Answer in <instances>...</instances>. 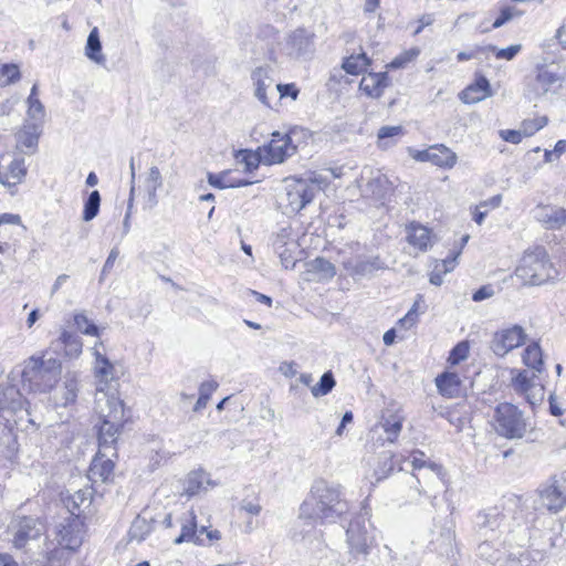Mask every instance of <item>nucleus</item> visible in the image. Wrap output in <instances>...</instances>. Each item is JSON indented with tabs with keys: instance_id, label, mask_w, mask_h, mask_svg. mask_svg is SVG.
I'll use <instances>...</instances> for the list:
<instances>
[{
	"instance_id": "nucleus-19",
	"label": "nucleus",
	"mask_w": 566,
	"mask_h": 566,
	"mask_svg": "<svg viewBox=\"0 0 566 566\" xmlns=\"http://www.w3.org/2000/svg\"><path fill=\"white\" fill-rule=\"evenodd\" d=\"M80 391V380L76 373H66L63 385L54 395L56 406L69 407L75 403Z\"/></svg>"
},
{
	"instance_id": "nucleus-57",
	"label": "nucleus",
	"mask_w": 566,
	"mask_h": 566,
	"mask_svg": "<svg viewBox=\"0 0 566 566\" xmlns=\"http://www.w3.org/2000/svg\"><path fill=\"white\" fill-rule=\"evenodd\" d=\"M500 136L503 140L511 143V144H520L523 139L524 133L522 128L515 130V129H502L500 130Z\"/></svg>"
},
{
	"instance_id": "nucleus-26",
	"label": "nucleus",
	"mask_w": 566,
	"mask_h": 566,
	"mask_svg": "<svg viewBox=\"0 0 566 566\" xmlns=\"http://www.w3.org/2000/svg\"><path fill=\"white\" fill-rule=\"evenodd\" d=\"M163 176L157 166H151L145 177L144 188L147 193V201L150 207H155L158 203L157 191L163 187Z\"/></svg>"
},
{
	"instance_id": "nucleus-14",
	"label": "nucleus",
	"mask_w": 566,
	"mask_h": 566,
	"mask_svg": "<svg viewBox=\"0 0 566 566\" xmlns=\"http://www.w3.org/2000/svg\"><path fill=\"white\" fill-rule=\"evenodd\" d=\"M264 150L266 153L265 161L268 164H281L296 153V146L293 144L292 137L289 134L275 132L272 134V139Z\"/></svg>"
},
{
	"instance_id": "nucleus-52",
	"label": "nucleus",
	"mask_w": 566,
	"mask_h": 566,
	"mask_svg": "<svg viewBox=\"0 0 566 566\" xmlns=\"http://www.w3.org/2000/svg\"><path fill=\"white\" fill-rule=\"evenodd\" d=\"M420 302H422V296L418 295V298L415 301L412 307L408 311V313L399 319L398 324L405 327L406 329L411 328L418 321V307Z\"/></svg>"
},
{
	"instance_id": "nucleus-32",
	"label": "nucleus",
	"mask_w": 566,
	"mask_h": 566,
	"mask_svg": "<svg viewBox=\"0 0 566 566\" xmlns=\"http://www.w3.org/2000/svg\"><path fill=\"white\" fill-rule=\"evenodd\" d=\"M389 190L390 184L387 177L378 175L368 180L363 191L366 196H370L377 200H381L386 197Z\"/></svg>"
},
{
	"instance_id": "nucleus-60",
	"label": "nucleus",
	"mask_w": 566,
	"mask_h": 566,
	"mask_svg": "<svg viewBox=\"0 0 566 566\" xmlns=\"http://www.w3.org/2000/svg\"><path fill=\"white\" fill-rule=\"evenodd\" d=\"M460 253H461V252H460V251H458V252L454 254V256H452V258H448V259L442 260V261H440V262H437V264H436V270L441 269V271H442L443 273H449V272H451V271L454 269V266H455V261H457V258L460 255Z\"/></svg>"
},
{
	"instance_id": "nucleus-9",
	"label": "nucleus",
	"mask_w": 566,
	"mask_h": 566,
	"mask_svg": "<svg viewBox=\"0 0 566 566\" xmlns=\"http://www.w3.org/2000/svg\"><path fill=\"white\" fill-rule=\"evenodd\" d=\"M220 537L221 533L218 530L208 531V527L205 525L198 528L196 515L190 511L182 517L181 533L174 539V543L181 544L184 542H192L205 545L207 542L218 541Z\"/></svg>"
},
{
	"instance_id": "nucleus-29",
	"label": "nucleus",
	"mask_w": 566,
	"mask_h": 566,
	"mask_svg": "<svg viewBox=\"0 0 566 566\" xmlns=\"http://www.w3.org/2000/svg\"><path fill=\"white\" fill-rule=\"evenodd\" d=\"M388 76L386 73H370L364 76L360 82V90H363L368 96L379 97L382 93V88L386 87Z\"/></svg>"
},
{
	"instance_id": "nucleus-13",
	"label": "nucleus",
	"mask_w": 566,
	"mask_h": 566,
	"mask_svg": "<svg viewBox=\"0 0 566 566\" xmlns=\"http://www.w3.org/2000/svg\"><path fill=\"white\" fill-rule=\"evenodd\" d=\"M83 539V521L80 514L71 512V516L60 524L57 531L59 544L67 549H75L82 544Z\"/></svg>"
},
{
	"instance_id": "nucleus-36",
	"label": "nucleus",
	"mask_w": 566,
	"mask_h": 566,
	"mask_svg": "<svg viewBox=\"0 0 566 566\" xmlns=\"http://www.w3.org/2000/svg\"><path fill=\"white\" fill-rule=\"evenodd\" d=\"M499 566H536V559L531 552L523 549L510 553L505 559L502 558Z\"/></svg>"
},
{
	"instance_id": "nucleus-42",
	"label": "nucleus",
	"mask_w": 566,
	"mask_h": 566,
	"mask_svg": "<svg viewBox=\"0 0 566 566\" xmlns=\"http://www.w3.org/2000/svg\"><path fill=\"white\" fill-rule=\"evenodd\" d=\"M21 78L20 69L14 63L2 64L0 66V87L14 84Z\"/></svg>"
},
{
	"instance_id": "nucleus-61",
	"label": "nucleus",
	"mask_w": 566,
	"mask_h": 566,
	"mask_svg": "<svg viewBox=\"0 0 566 566\" xmlns=\"http://www.w3.org/2000/svg\"><path fill=\"white\" fill-rule=\"evenodd\" d=\"M402 133L401 126H384L378 132V138L385 139L400 135Z\"/></svg>"
},
{
	"instance_id": "nucleus-40",
	"label": "nucleus",
	"mask_w": 566,
	"mask_h": 566,
	"mask_svg": "<svg viewBox=\"0 0 566 566\" xmlns=\"http://www.w3.org/2000/svg\"><path fill=\"white\" fill-rule=\"evenodd\" d=\"M205 484H209V480L205 472H192L188 475L185 492L192 496L199 493L201 490H207Z\"/></svg>"
},
{
	"instance_id": "nucleus-11",
	"label": "nucleus",
	"mask_w": 566,
	"mask_h": 566,
	"mask_svg": "<svg viewBox=\"0 0 566 566\" xmlns=\"http://www.w3.org/2000/svg\"><path fill=\"white\" fill-rule=\"evenodd\" d=\"M346 543L349 554L358 559L366 558L370 553L371 539L368 536L365 521L360 517L353 520L346 530Z\"/></svg>"
},
{
	"instance_id": "nucleus-17",
	"label": "nucleus",
	"mask_w": 566,
	"mask_h": 566,
	"mask_svg": "<svg viewBox=\"0 0 566 566\" xmlns=\"http://www.w3.org/2000/svg\"><path fill=\"white\" fill-rule=\"evenodd\" d=\"M420 161H430L436 166L443 168H452L457 164V155L447 146L439 144L419 151L415 157Z\"/></svg>"
},
{
	"instance_id": "nucleus-6",
	"label": "nucleus",
	"mask_w": 566,
	"mask_h": 566,
	"mask_svg": "<svg viewBox=\"0 0 566 566\" xmlns=\"http://www.w3.org/2000/svg\"><path fill=\"white\" fill-rule=\"evenodd\" d=\"M563 82L564 76L558 67L552 65L537 66L534 77L530 78L526 84L525 96L530 101H538L548 94H556Z\"/></svg>"
},
{
	"instance_id": "nucleus-49",
	"label": "nucleus",
	"mask_w": 566,
	"mask_h": 566,
	"mask_svg": "<svg viewBox=\"0 0 566 566\" xmlns=\"http://www.w3.org/2000/svg\"><path fill=\"white\" fill-rule=\"evenodd\" d=\"M484 50L494 53L496 59L511 61L520 53L522 45L513 44L505 49H497L495 45L490 44Z\"/></svg>"
},
{
	"instance_id": "nucleus-8",
	"label": "nucleus",
	"mask_w": 566,
	"mask_h": 566,
	"mask_svg": "<svg viewBox=\"0 0 566 566\" xmlns=\"http://www.w3.org/2000/svg\"><path fill=\"white\" fill-rule=\"evenodd\" d=\"M99 347H103V342L98 340L94 344L92 348V354L94 356V377L96 379V394L95 397L99 394L104 395H117L114 390H111L109 384L115 379V366L111 363L105 354L99 350Z\"/></svg>"
},
{
	"instance_id": "nucleus-48",
	"label": "nucleus",
	"mask_w": 566,
	"mask_h": 566,
	"mask_svg": "<svg viewBox=\"0 0 566 566\" xmlns=\"http://www.w3.org/2000/svg\"><path fill=\"white\" fill-rule=\"evenodd\" d=\"M285 244L286 243L283 240V235L279 234L274 242V247L276 252L279 253L281 263L285 269H293L295 266V260L292 258V254L290 253L289 249H283Z\"/></svg>"
},
{
	"instance_id": "nucleus-15",
	"label": "nucleus",
	"mask_w": 566,
	"mask_h": 566,
	"mask_svg": "<svg viewBox=\"0 0 566 566\" xmlns=\"http://www.w3.org/2000/svg\"><path fill=\"white\" fill-rule=\"evenodd\" d=\"M286 49L295 59L310 57L314 53V34L303 28L294 30L287 36Z\"/></svg>"
},
{
	"instance_id": "nucleus-55",
	"label": "nucleus",
	"mask_w": 566,
	"mask_h": 566,
	"mask_svg": "<svg viewBox=\"0 0 566 566\" xmlns=\"http://www.w3.org/2000/svg\"><path fill=\"white\" fill-rule=\"evenodd\" d=\"M420 54V50L418 48H412L400 55L396 56L391 61V66L395 69L403 67L407 63L415 60Z\"/></svg>"
},
{
	"instance_id": "nucleus-46",
	"label": "nucleus",
	"mask_w": 566,
	"mask_h": 566,
	"mask_svg": "<svg viewBox=\"0 0 566 566\" xmlns=\"http://www.w3.org/2000/svg\"><path fill=\"white\" fill-rule=\"evenodd\" d=\"M218 388L214 380L205 381L199 387V398L193 407V411H200L206 408L212 392Z\"/></svg>"
},
{
	"instance_id": "nucleus-25",
	"label": "nucleus",
	"mask_w": 566,
	"mask_h": 566,
	"mask_svg": "<svg viewBox=\"0 0 566 566\" xmlns=\"http://www.w3.org/2000/svg\"><path fill=\"white\" fill-rule=\"evenodd\" d=\"M436 385L442 396L453 398L461 392V379L458 374L444 371L436 378Z\"/></svg>"
},
{
	"instance_id": "nucleus-1",
	"label": "nucleus",
	"mask_w": 566,
	"mask_h": 566,
	"mask_svg": "<svg viewBox=\"0 0 566 566\" xmlns=\"http://www.w3.org/2000/svg\"><path fill=\"white\" fill-rule=\"evenodd\" d=\"M349 512V504L339 485L316 480L300 507V517L334 523Z\"/></svg>"
},
{
	"instance_id": "nucleus-58",
	"label": "nucleus",
	"mask_w": 566,
	"mask_h": 566,
	"mask_svg": "<svg viewBox=\"0 0 566 566\" xmlns=\"http://www.w3.org/2000/svg\"><path fill=\"white\" fill-rule=\"evenodd\" d=\"M276 90L280 93L281 98L290 96L292 99L295 101L300 94V90L296 87L294 83L277 84Z\"/></svg>"
},
{
	"instance_id": "nucleus-22",
	"label": "nucleus",
	"mask_w": 566,
	"mask_h": 566,
	"mask_svg": "<svg viewBox=\"0 0 566 566\" xmlns=\"http://www.w3.org/2000/svg\"><path fill=\"white\" fill-rule=\"evenodd\" d=\"M345 268L355 279L370 276L375 272L385 269L379 256H373L366 260H356L354 262L348 261L345 263Z\"/></svg>"
},
{
	"instance_id": "nucleus-20",
	"label": "nucleus",
	"mask_w": 566,
	"mask_h": 566,
	"mask_svg": "<svg viewBox=\"0 0 566 566\" xmlns=\"http://www.w3.org/2000/svg\"><path fill=\"white\" fill-rule=\"evenodd\" d=\"M41 126L36 123L25 120L22 128L17 133V148L24 154H33L38 148Z\"/></svg>"
},
{
	"instance_id": "nucleus-54",
	"label": "nucleus",
	"mask_w": 566,
	"mask_h": 566,
	"mask_svg": "<svg viewBox=\"0 0 566 566\" xmlns=\"http://www.w3.org/2000/svg\"><path fill=\"white\" fill-rule=\"evenodd\" d=\"M469 354V346L467 343L462 342L459 343L457 346L453 347V349L450 352L448 361L451 365H457L460 361L464 360L468 357Z\"/></svg>"
},
{
	"instance_id": "nucleus-63",
	"label": "nucleus",
	"mask_w": 566,
	"mask_h": 566,
	"mask_svg": "<svg viewBox=\"0 0 566 566\" xmlns=\"http://www.w3.org/2000/svg\"><path fill=\"white\" fill-rule=\"evenodd\" d=\"M434 22L433 14L424 13L418 19V27L413 31V35H418L421 33L423 28L431 25Z\"/></svg>"
},
{
	"instance_id": "nucleus-50",
	"label": "nucleus",
	"mask_w": 566,
	"mask_h": 566,
	"mask_svg": "<svg viewBox=\"0 0 566 566\" xmlns=\"http://www.w3.org/2000/svg\"><path fill=\"white\" fill-rule=\"evenodd\" d=\"M547 117L541 116L532 119H525L521 124V128L525 137L533 136L536 132L547 125Z\"/></svg>"
},
{
	"instance_id": "nucleus-24",
	"label": "nucleus",
	"mask_w": 566,
	"mask_h": 566,
	"mask_svg": "<svg viewBox=\"0 0 566 566\" xmlns=\"http://www.w3.org/2000/svg\"><path fill=\"white\" fill-rule=\"evenodd\" d=\"M55 352L63 349L69 358L77 357L82 353V340L78 335L70 331H62L60 337L52 343Z\"/></svg>"
},
{
	"instance_id": "nucleus-30",
	"label": "nucleus",
	"mask_w": 566,
	"mask_h": 566,
	"mask_svg": "<svg viewBox=\"0 0 566 566\" xmlns=\"http://www.w3.org/2000/svg\"><path fill=\"white\" fill-rule=\"evenodd\" d=\"M85 55L96 64L104 65L105 55L102 53V43L99 40L98 29L95 27L91 30L85 45Z\"/></svg>"
},
{
	"instance_id": "nucleus-38",
	"label": "nucleus",
	"mask_w": 566,
	"mask_h": 566,
	"mask_svg": "<svg viewBox=\"0 0 566 566\" xmlns=\"http://www.w3.org/2000/svg\"><path fill=\"white\" fill-rule=\"evenodd\" d=\"M369 65V59L365 53L357 55H350L343 63V69L346 73L352 75H358L364 72Z\"/></svg>"
},
{
	"instance_id": "nucleus-62",
	"label": "nucleus",
	"mask_w": 566,
	"mask_h": 566,
	"mask_svg": "<svg viewBox=\"0 0 566 566\" xmlns=\"http://www.w3.org/2000/svg\"><path fill=\"white\" fill-rule=\"evenodd\" d=\"M86 500L84 493L82 491L76 492L71 499L67 500L66 507L71 512H74L73 510L80 509V505L84 503Z\"/></svg>"
},
{
	"instance_id": "nucleus-34",
	"label": "nucleus",
	"mask_w": 566,
	"mask_h": 566,
	"mask_svg": "<svg viewBox=\"0 0 566 566\" xmlns=\"http://www.w3.org/2000/svg\"><path fill=\"white\" fill-rule=\"evenodd\" d=\"M523 363L533 368L535 371L541 373L543 369V354L538 343H531L523 353Z\"/></svg>"
},
{
	"instance_id": "nucleus-47",
	"label": "nucleus",
	"mask_w": 566,
	"mask_h": 566,
	"mask_svg": "<svg viewBox=\"0 0 566 566\" xmlns=\"http://www.w3.org/2000/svg\"><path fill=\"white\" fill-rule=\"evenodd\" d=\"M74 323L84 335L99 336V328L84 313L75 314Z\"/></svg>"
},
{
	"instance_id": "nucleus-51",
	"label": "nucleus",
	"mask_w": 566,
	"mask_h": 566,
	"mask_svg": "<svg viewBox=\"0 0 566 566\" xmlns=\"http://www.w3.org/2000/svg\"><path fill=\"white\" fill-rule=\"evenodd\" d=\"M423 457H424L423 452L415 451L412 453V460H411L412 468L415 470H421V469L428 468L432 472H436L437 474H439L441 471V467L434 462H427L423 459Z\"/></svg>"
},
{
	"instance_id": "nucleus-37",
	"label": "nucleus",
	"mask_w": 566,
	"mask_h": 566,
	"mask_svg": "<svg viewBox=\"0 0 566 566\" xmlns=\"http://www.w3.org/2000/svg\"><path fill=\"white\" fill-rule=\"evenodd\" d=\"M308 271L316 274L318 280H328L336 274L334 264L324 258L313 260Z\"/></svg>"
},
{
	"instance_id": "nucleus-53",
	"label": "nucleus",
	"mask_w": 566,
	"mask_h": 566,
	"mask_svg": "<svg viewBox=\"0 0 566 566\" xmlns=\"http://www.w3.org/2000/svg\"><path fill=\"white\" fill-rule=\"evenodd\" d=\"M522 14L521 11H518L514 7H505L501 10L499 17L493 22V28L497 29L511 21L512 19L520 17Z\"/></svg>"
},
{
	"instance_id": "nucleus-33",
	"label": "nucleus",
	"mask_w": 566,
	"mask_h": 566,
	"mask_svg": "<svg viewBox=\"0 0 566 566\" xmlns=\"http://www.w3.org/2000/svg\"><path fill=\"white\" fill-rule=\"evenodd\" d=\"M376 428L384 430L387 441L395 442L402 429V418L398 415L384 417Z\"/></svg>"
},
{
	"instance_id": "nucleus-64",
	"label": "nucleus",
	"mask_w": 566,
	"mask_h": 566,
	"mask_svg": "<svg viewBox=\"0 0 566 566\" xmlns=\"http://www.w3.org/2000/svg\"><path fill=\"white\" fill-rule=\"evenodd\" d=\"M242 161L245 164V168L248 171H252L253 169H256L259 167L258 156L249 151H243Z\"/></svg>"
},
{
	"instance_id": "nucleus-16",
	"label": "nucleus",
	"mask_w": 566,
	"mask_h": 566,
	"mask_svg": "<svg viewBox=\"0 0 566 566\" xmlns=\"http://www.w3.org/2000/svg\"><path fill=\"white\" fill-rule=\"evenodd\" d=\"M13 545L23 548L31 539L38 538L44 531V525L39 518L23 516L14 525Z\"/></svg>"
},
{
	"instance_id": "nucleus-23",
	"label": "nucleus",
	"mask_w": 566,
	"mask_h": 566,
	"mask_svg": "<svg viewBox=\"0 0 566 566\" xmlns=\"http://www.w3.org/2000/svg\"><path fill=\"white\" fill-rule=\"evenodd\" d=\"M406 232L408 243L420 252H426L432 245L431 232L427 227L411 222L406 227Z\"/></svg>"
},
{
	"instance_id": "nucleus-5",
	"label": "nucleus",
	"mask_w": 566,
	"mask_h": 566,
	"mask_svg": "<svg viewBox=\"0 0 566 566\" xmlns=\"http://www.w3.org/2000/svg\"><path fill=\"white\" fill-rule=\"evenodd\" d=\"M284 193L280 196V206L285 214H295L310 203L317 191V186L307 179L286 178Z\"/></svg>"
},
{
	"instance_id": "nucleus-10",
	"label": "nucleus",
	"mask_w": 566,
	"mask_h": 566,
	"mask_svg": "<svg viewBox=\"0 0 566 566\" xmlns=\"http://www.w3.org/2000/svg\"><path fill=\"white\" fill-rule=\"evenodd\" d=\"M542 506L557 513L566 506V476L555 475L539 489Z\"/></svg>"
},
{
	"instance_id": "nucleus-12",
	"label": "nucleus",
	"mask_w": 566,
	"mask_h": 566,
	"mask_svg": "<svg viewBox=\"0 0 566 566\" xmlns=\"http://www.w3.org/2000/svg\"><path fill=\"white\" fill-rule=\"evenodd\" d=\"M526 340V333L520 325L497 331L492 338L491 349L499 357H504Z\"/></svg>"
},
{
	"instance_id": "nucleus-39",
	"label": "nucleus",
	"mask_w": 566,
	"mask_h": 566,
	"mask_svg": "<svg viewBox=\"0 0 566 566\" xmlns=\"http://www.w3.org/2000/svg\"><path fill=\"white\" fill-rule=\"evenodd\" d=\"M28 103V118L30 123H36L42 127V123L45 116V109L43 104L38 97L29 96L27 99Z\"/></svg>"
},
{
	"instance_id": "nucleus-44",
	"label": "nucleus",
	"mask_w": 566,
	"mask_h": 566,
	"mask_svg": "<svg viewBox=\"0 0 566 566\" xmlns=\"http://www.w3.org/2000/svg\"><path fill=\"white\" fill-rule=\"evenodd\" d=\"M99 206H101V195L97 190H94L88 195V198L86 199V201L84 203L83 220L84 221L93 220L98 214Z\"/></svg>"
},
{
	"instance_id": "nucleus-27",
	"label": "nucleus",
	"mask_w": 566,
	"mask_h": 566,
	"mask_svg": "<svg viewBox=\"0 0 566 566\" xmlns=\"http://www.w3.org/2000/svg\"><path fill=\"white\" fill-rule=\"evenodd\" d=\"M537 219L548 229H560L566 224V209L542 207L537 212Z\"/></svg>"
},
{
	"instance_id": "nucleus-56",
	"label": "nucleus",
	"mask_w": 566,
	"mask_h": 566,
	"mask_svg": "<svg viewBox=\"0 0 566 566\" xmlns=\"http://www.w3.org/2000/svg\"><path fill=\"white\" fill-rule=\"evenodd\" d=\"M19 395L18 390L13 387H8L6 390L0 389V410L15 409V405L20 406V401L15 402L13 399L11 402L8 401V397Z\"/></svg>"
},
{
	"instance_id": "nucleus-18",
	"label": "nucleus",
	"mask_w": 566,
	"mask_h": 566,
	"mask_svg": "<svg viewBox=\"0 0 566 566\" xmlns=\"http://www.w3.org/2000/svg\"><path fill=\"white\" fill-rule=\"evenodd\" d=\"M104 451L99 450L91 463L87 476L93 483H106L113 478L115 464Z\"/></svg>"
},
{
	"instance_id": "nucleus-43",
	"label": "nucleus",
	"mask_w": 566,
	"mask_h": 566,
	"mask_svg": "<svg viewBox=\"0 0 566 566\" xmlns=\"http://www.w3.org/2000/svg\"><path fill=\"white\" fill-rule=\"evenodd\" d=\"M336 381L332 371H326L321 377L319 381L311 388L312 395L317 398L329 394L335 387Z\"/></svg>"
},
{
	"instance_id": "nucleus-31",
	"label": "nucleus",
	"mask_w": 566,
	"mask_h": 566,
	"mask_svg": "<svg viewBox=\"0 0 566 566\" xmlns=\"http://www.w3.org/2000/svg\"><path fill=\"white\" fill-rule=\"evenodd\" d=\"M207 178L209 185L218 189L239 188L252 184L251 181L243 179H232L230 171L228 170L221 171L219 174L209 172Z\"/></svg>"
},
{
	"instance_id": "nucleus-59",
	"label": "nucleus",
	"mask_w": 566,
	"mask_h": 566,
	"mask_svg": "<svg viewBox=\"0 0 566 566\" xmlns=\"http://www.w3.org/2000/svg\"><path fill=\"white\" fill-rule=\"evenodd\" d=\"M493 295H494L493 287L491 285H483L473 293L472 300L474 302H481L483 300L492 297Z\"/></svg>"
},
{
	"instance_id": "nucleus-4",
	"label": "nucleus",
	"mask_w": 566,
	"mask_h": 566,
	"mask_svg": "<svg viewBox=\"0 0 566 566\" xmlns=\"http://www.w3.org/2000/svg\"><path fill=\"white\" fill-rule=\"evenodd\" d=\"M556 271L543 247L525 252L515 270L516 277L527 285H541L553 279Z\"/></svg>"
},
{
	"instance_id": "nucleus-2",
	"label": "nucleus",
	"mask_w": 566,
	"mask_h": 566,
	"mask_svg": "<svg viewBox=\"0 0 566 566\" xmlns=\"http://www.w3.org/2000/svg\"><path fill=\"white\" fill-rule=\"evenodd\" d=\"M98 416L97 439L99 450L113 449L127 420L123 400L118 395L99 394L95 397Z\"/></svg>"
},
{
	"instance_id": "nucleus-41",
	"label": "nucleus",
	"mask_w": 566,
	"mask_h": 566,
	"mask_svg": "<svg viewBox=\"0 0 566 566\" xmlns=\"http://www.w3.org/2000/svg\"><path fill=\"white\" fill-rule=\"evenodd\" d=\"M151 525L143 517L137 516L128 531L130 541L142 542L150 533Z\"/></svg>"
},
{
	"instance_id": "nucleus-21",
	"label": "nucleus",
	"mask_w": 566,
	"mask_h": 566,
	"mask_svg": "<svg viewBox=\"0 0 566 566\" xmlns=\"http://www.w3.org/2000/svg\"><path fill=\"white\" fill-rule=\"evenodd\" d=\"M492 95L489 81L484 76H479L474 83L465 87L460 93V99L465 104L479 103Z\"/></svg>"
},
{
	"instance_id": "nucleus-28",
	"label": "nucleus",
	"mask_w": 566,
	"mask_h": 566,
	"mask_svg": "<svg viewBox=\"0 0 566 566\" xmlns=\"http://www.w3.org/2000/svg\"><path fill=\"white\" fill-rule=\"evenodd\" d=\"M252 80L254 84V96L266 107H270V102L266 96V88L273 83L268 70L258 67L252 72Z\"/></svg>"
},
{
	"instance_id": "nucleus-7",
	"label": "nucleus",
	"mask_w": 566,
	"mask_h": 566,
	"mask_svg": "<svg viewBox=\"0 0 566 566\" xmlns=\"http://www.w3.org/2000/svg\"><path fill=\"white\" fill-rule=\"evenodd\" d=\"M493 418L496 432L506 439H522L527 431L522 411L512 403H500Z\"/></svg>"
},
{
	"instance_id": "nucleus-45",
	"label": "nucleus",
	"mask_w": 566,
	"mask_h": 566,
	"mask_svg": "<svg viewBox=\"0 0 566 566\" xmlns=\"http://www.w3.org/2000/svg\"><path fill=\"white\" fill-rule=\"evenodd\" d=\"M478 553L494 566H499L503 558V553L497 548H493L492 543L489 541H484L479 545Z\"/></svg>"
},
{
	"instance_id": "nucleus-35",
	"label": "nucleus",
	"mask_w": 566,
	"mask_h": 566,
	"mask_svg": "<svg viewBox=\"0 0 566 566\" xmlns=\"http://www.w3.org/2000/svg\"><path fill=\"white\" fill-rule=\"evenodd\" d=\"M533 378H534V375L530 376L528 371L521 370L516 374V376L512 380L514 390L522 395H525L528 402L532 405H534V401L532 400L528 392L534 388Z\"/></svg>"
},
{
	"instance_id": "nucleus-3",
	"label": "nucleus",
	"mask_w": 566,
	"mask_h": 566,
	"mask_svg": "<svg viewBox=\"0 0 566 566\" xmlns=\"http://www.w3.org/2000/svg\"><path fill=\"white\" fill-rule=\"evenodd\" d=\"M61 371L62 365L56 358L30 357L24 365L22 379L31 390L46 392L56 385Z\"/></svg>"
}]
</instances>
